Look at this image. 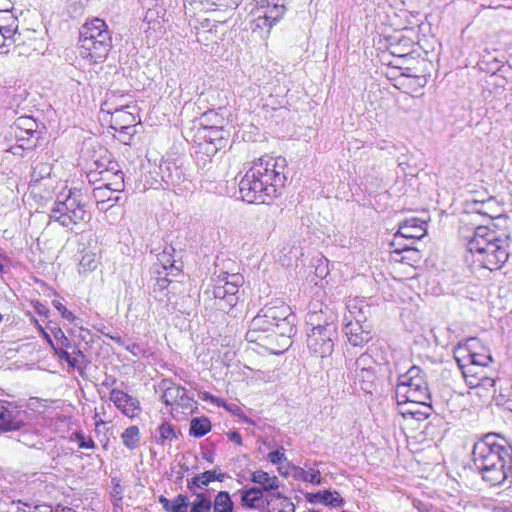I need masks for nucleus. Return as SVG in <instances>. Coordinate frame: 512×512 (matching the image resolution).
I'll return each mask as SVG.
<instances>
[{
	"mask_svg": "<svg viewBox=\"0 0 512 512\" xmlns=\"http://www.w3.org/2000/svg\"><path fill=\"white\" fill-rule=\"evenodd\" d=\"M37 123L32 117H19L7 130V136H17V132L29 134L27 131L37 133Z\"/></svg>",
	"mask_w": 512,
	"mask_h": 512,
	"instance_id": "cd10ccee",
	"label": "nucleus"
},
{
	"mask_svg": "<svg viewBox=\"0 0 512 512\" xmlns=\"http://www.w3.org/2000/svg\"><path fill=\"white\" fill-rule=\"evenodd\" d=\"M75 438L78 441L79 448L81 449H94L95 442L91 437H86L82 433H75Z\"/></svg>",
	"mask_w": 512,
	"mask_h": 512,
	"instance_id": "864d4df0",
	"label": "nucleus"
},
{
	"mask_svg": "<svg viewBox=\"0 0 512 512\" xmlns=\"http://www.w3.org/2000/svg\"><path fill=\"white\" fill-rule=\"evenodd\" d=\"M112 46V37L104 20L94 18L80 30V55L91 63H102Z\"/></svg>",
	"mask_w": 512,
	"mask_h": 512,
	"instance_id": "20e7f679",
	"label": "nucleus"
},
{
	"mask_svg": "<svg viewBox=\"0 0 512 512\" xmlns=\"http://www.w3.org/2000/svg\"><path fill=\"white\" fill-rule=\"evenodd\" d=\"M354 382L360 389L367 393H372L377 380L378 369H368L361 371H352Z\"/></svg>",
	"mask_w": 512,
	"mask_h": 512,
	"instance_id": "a878e982",
	"label": "nucleus"
},
{
	"mask_svg": "<svg viewBox=\"0 0 512 512\" xmlns=\"http://www.w3.org/2000/svg\"><path fill=\"white\" fill-rule=\"evenodd\" d=\"M29 134L25 133H19L17 132V136H7V133L5 134V139L8 141H15L16 143L20 144V147H26V148H32L35 146V142L33 141V138H35L34 132L27 131Z\"/></svg>",
	"mask_w": 512,
	"mask_h": 512,
	"instance_id": "58836bf2",
	"label": "nucleus"
},
{
	"mask_svg": "<svg viewBox=\"0 0 512 512\" xmlns=\"http://www.w3.org/2000/svg\"><path fill=\"white\" fill-rule=\"evenodd\" d=\"M207 487L204 478H202V474H196L191 479L187 480V489L191 492V494H199L202 491H199L201 489H204Z\"/></svg>",
	"mask_w": 512,
	"mask_h": 512,
	"instance_id": "c03bdc74",
	"label": "nucleus"
},
{
	"mask_svg": "<svg viewBox=\"0 0 512 512\" xmlns=\"http://www.w3.org/2000/svg\"><path fill=\"white\" fill-rule=\"evenodd\" d=\"M53 307L61 314L62 318L69 321L70 323L77 324L76 321L78 318L68 310L65 305L59 299L52 300Z\"/></svg>",
	"mask_w": 512,
	"mask_h": 512,
	"instance_id": "a18cd8bd",
	"label": "nucleus"
},
{
	"mask_svg": "<svg viewBox=\"0 0 512 512\" xmlns=\"http://www.w3.org/2000/svg\"><path fill=\"white\" fill-rule=\"evenodd\" d=\"M495 384V380L492 377H489L487 375H482L480 378H475L474 376L468 380V385L471 388L475 387H488L493 386Z\"/></svg>",
	"mask_w": 512,
	"mask_h": 512,
	"instance_id": "3c124183",
	"label": "nucleus"
},
{
	"mask_svg": "<svg viewBox=\"0 0 512 512\" xmlns=\"http://www.w3.org/2000/svg\"><path fill=\"white\" fill-rule=\"evenodd\" d=\"M52 334L56 341L55 346H53L54 351L55 349L72 348L71 340L65 335L61 328H54Z\"/></svg>",
	"mask_w": 512,
	"mask_h": 512,
	"instance_id": "a19ab883",
	"label": "nucleus"
},
{
	"mask_svg": "<svg viewBox=\"0 0 512 512\" xmlns=\"http://www.w3.org/2000/svg\"><path fill=\"white\" fill-rule=\"evenodd\" d=\"M159 502L162 504L163 508L167 511V512H170V507H171V500L167 499L165 496L161 495L159 497Z\"/></svg>",
	"mask_w": 512,
	"mask_h": 512,
	"instance_id": "774afa93",
	"label": "nucleus"
},
{
	"mask_svg": "<svg viewBox=\"0 0 512 512\" xmlns=\"http://www.w3.org/2000/svg\"><path fill=\"white\" fill-rule=\"evenodd\" d=\"M471 355L472 365L482 368L488 367L493 361L490 350L487 347H484L481 343L479 349L471 351Z\"/></svg>",
	"mask_w": 512,
	"mask_h": 512,
	"instance_id": "2f4dec72",
	"label": "nucleus"
},
{
	"mask_svg": "<svg viewBox=\"0 0 512 512\" xmlns=\"http://www.w3.org/2000/svg\"><path fill=\"white\" fill-rule=\"evenodd\" d=\"M348 314L345 315V320H353L357 323H369L368 318L371 314V306L365 299L353 298L347 302Z\"/></svg>",
	"mask_w": 512,
	"mask_h": 512,
	"instance_id": "aec40b11",
	"label": "nucleus"
},
{
	"mask_svg": "<svg viewBox=\"0 0 512 512\" xmlns=\"http://www.w3.org/2000/svg\"><path fill=\"white\" fill-rule=\"evenodd\" d=\"M113 193L114 191L108 189V187L105 185L93 189L92 196L100 210L106 211L119 201V196L113 197Z\"/></svg>",
	"mask_w": 512,
	"mask_h": 512,
	"instance_id": "393cba45",
	"label": "nucleus"
},
{
	"mask_svg": "<svg viewBox=\"0 0 512 512\" xmlns=\"http://www.w3.org/2000/svg\"><path fill=\"white\" fill-rule=\"evenodd\" d=\"M399 406L402 407L401 413L404 416L405 415H410L413 418H417V419H419V417H417L418 415L427 417L429 415V411H430V410H427V409H425L426 411L416 410V409H414V407L410 408L409 405H399Z\"/></svg>",
	"mask_w": 512,
	"mask_h": 512,
	"instance_id": "5fc2aeb1",
	"label": "nucleus"
},
{
	"mask_svg": "<svg viewBox=\"0 0 512 512\" xmlns=\"http://www.w3.org/2000/svg\"><path fill=\"white\" fill-rule=\"evenodd\" d=\"M136 123V116L123 107L112 113V127L115 130L131 135L135 132Z\"/></svg>",
	"mask_w": 512,
	"mask_h": 512,
	"instance_id": "4be33fe9",
	"label": "nucleus"
},
{
	"mask_svg": "<svg viewBox=\"0 0 512 512\" xmlns=\"http://www.w3.org/2000/svg\"><path fill=\"white\" fill-rule=\"evenodd\" d=\"M278 20H273L270 18V14L266 11V13L263 16H258L252 24V31L256 32L257 29L263 30L266 29V34H269L272 26L277 22Z\"/></svg>",
	"mask_w": 512,
	"mask_h": 512,
	"instance_id": "ea45409f",
	"label": "nucleus"
},
{
	"mask_svg": "<svg viewBox=\"0 0 512 512\" xmlns=\"http://www.w3.org/2000/svg\"><path fill=\"white\" fill-rule=\"evenodd\" d=\"M504 473L506 474V480L512 484V455H509L506 467H504Z\"/></svg>",
	"mask_w": 512,
	"mask_h": 512,
	"instance_id": "0e129e2a",
	"label": "nucleus"
},
{
	"mask_svg": "<svg viewBox=\"0 0 512 512\" xmlns=\"http://www.w3.org/2000/svg\"><path fill=\"white\" fill-rule=\"evenodd\" d=\"M262 313L276 326L277 335L282 338L283 345L290 344V338L296 333L297 316L289 305L275 299L262 307Z\"/></svg>",
	"mask_w": 512,
	"mask_h": 512,
	"instance_id": "6e6552de",
	"label": "nucleus"
},
{
	"mask_svg": "<svg viewBox=\"0 0 512 512\" xmlns=\"http://www.w3.org/2000/svg\"><path fill=\"white\" fill-rule=\"evenodd\" d=\"M250 480L257 484V488H261V490L266 494H273L280 487V481L278 477L275 475H270L263 470L254 471L251 474Z\"/></svg>",
	"mask_w": 512,
	"mask_h": 512,
	"instance_id": "5701e85b",
	"label": "nucleus"
},
{
	"mask_svg": "<svg viewBox=\"0 0 512 512\" xmlns=\"http://www.w3.org/2000/svg\"><path fill=\"white\" fill-rule=\"evenodd\" d=\"M200 121L202 125L200 133L204 140V143H201L200 146L207 155H214L218 150L225 147L228 132L221 125H218L222 119L213 110L203 113Z\"/></svg>",
	"mask_w": 512,
	"mask_h": 512,
	"instance_id": "9d476101",
	"label": "nucleus"
},
{
	"mask_svg": "<svg viewBox=\"0 0 512 512\" xmlns=\"http://www.w3.org/2000/svg\"><path fill=\"white\" fill-rule=\"evenodd\" d=\"M420 252L416 248L408 249L407 252L404 253L402 257V261H407L408 263L410 261L412 262H418L420 260Z\"/></svg>",
	"mask_w": 512,
	"mask_h": 512,
	"instance_id": "13d9d810",
	"label": "nucleus"
},
{
	"mask_svg": "<svg viewBox=\"0 0 512 512\" xmlns=\"http://www.w3.org/2000/svg\"><path fill=\"white\" fill-rule=\"evenodd\" d=\"M462 237L466 240L468 251L473 261L482 268L496 271L502 268L509 258L510 237L488 226H477L471 235Z\"/></svg>",
	"mask_w": 512,
	"mask_h": 512,
	"instance_id": "f03ea898",
	"label": "nucleus"
},
{
	"mask_svg": "<svg viewBox=\"0 0 512 512\" xmlns=\"http://www.w3.org/2000/svg\"><path fill=\"white\" fill-rule=\"evenodd\" d=\"M379 364L373 359L369 353L361 354L353 364L352 371L378 369Z\"/></svg>",
	"mask_w": 512,
	"mask_h": 512,
	"instance_id": "c9c22d12",
	"label": "nucleus"
},
{
	"mask_svg": "<svg viewBox=\"0 0 512 512\" xmlns=\"http://www.w3.org/2000/svg\"><path fill=\"white\" fill-rule=\"evenodd\" d=\"M55 354L61 361H66L70 368L81 371V368L78 365V360L75 357H72L66 349H55Z\"/></svg>",
	"mask_w": 512,
	"mask_h": 512,
	"instance_id": "8fccbe9b",
	"label": "nucleus"
},
{
	"mask_svg": "<svg viewBox=\"0 0 512 512\" xmlns=\"http://www.w3.org/2000/svg\"><path fill=\"white\" fill-rule=\"evenodd\" d=\"M159 390L162 392L161 399L167 406L178 404L186 407L190 404L191 398L187 396V390L169 379L160 382Z\"/></svg>",
	"mask_w": 512,
	"mask_h": 512,
	"instance_id": "4468645a",
	"label": "nucleus"
},
{
	"mask_svg": "<svg viewBox=\"0 0 512 512\" xmlns=\"http://www.w3.org/2000/svg\"><path fill=\"white\" fill-rule=\"evenodd\" d=\"M121 439L125 447L132 450L138 446L140 440V431L137 426H129L121 434Z\"/></svg>",
	"mask_w": 512,
	"mask_h": 512,
	"instance_id": "72a5a7b5",
	"label": "nucleus"
},
{
	"mask_svg": "<svg viewBox=\"0 0 512 512\" xmlns=\"http://www.w3.org/2000/svg\"><path fill=\"white\" fill-rule=\"evenodd\" d=\"M338 337L337 324L334 319H326L323 324L313 326L307 335V348L316 357H329L334 349V342Z\"/></svg>",
	"mask_w": 512,
	"mask_h": 512,
	"instance_id": "1a4fd4ad",
	"label": "nucleus"
},
{
	"mask_svg": "<svg viewBox=\"0 0 512 512\" xmlns=\"http://www.w3.org/2000/svg\"><path fill=\"white\" fill-rule=\"evenodd\" d=\"M177 439V434L173 426L168 422H163L157 429L155 440L157 444L165 445L167 441L171 442Z\"/></svg>",
	"mask_w": 512,
	"mask_h": 512,
	"instance_id": "473e14b6",
	"label": "nucleus"
},
{
	"mask_svg": "<svg viewBox=\"0 0 512 512\" xmlns=\"http://www.w3.org/2000/svg\"><path fill=\"white\" fill-rule=\"evenodd\" d=\"M98 261L93 253H85L79 261V270L93 271L97 268Z\"/></svg>",
	"mask_w": 512,
	"mask_h": 512,
	"instance_id": "37998d69",
	"label": "nucleus"
},
{
	"mask_svg": "<svg viewBox=\"0 0 512 512\" xmlns=\"http://www.w3.org/2000/svg\"><path fill=\"white\" fill-rule=\"evenodd\" d=\"M228 438L230 441L235 442L238 445L242 444V437L240 433L237 431H232L231 433H229Z\"/></svg>",
	"mask_w": 512,
	"mask_h": 512,
	"instance_id": "338daca9",
	"label": "nucleus"
},
{
	"mask_svg": "<svg viewBox=\"0 0 512 512\" xmlns=\"http://www.w3.org/2000/svg\"><path fill=\"white\" fill-rule=\"evenodd\" d=\"M267 497L265 512H294V504L278 490Z\"/></svg>",
	"mask_w": 512,
	"mask_h": 512,
	"instance_id": "b1692460",
	"label": "nucleus"
},
{
	"mask_svg": "<svg viewBox=\"0 0 512 512\" xmlns=\"http://www.w3.org/2000/svg\"><path fill=\"white\" fill-rule=\"evenodd\" d=\"M86 216V203L82 192L77 189L69 190V193L63 199L59 196L49 214L51 221L57 222L69 230L84 221Z\"/></svg>",
	"mask_w": 512,
	"mask_h": 512,
	"instance_id": "423d86ee",
	"label": "nucleus"
},
{
	"mask_svg": "<svg viewBox=\"0 0 512 512\" xmlns=\"http://www.w3.org/2000/svg\"><path fill=\"white\" fill-rule=\"evenodd\" d=\"M16 29L13 28L11 25H4L3 31H2V38L4 40V43L6 44L7 41H9L12 36L14 35Z\"/></svg>",
	"mask_w": 512,
	"mask_h": 512,
	"instance_id": "680f3d73",
	"label": "nucleus"
},
{
	"mask_svg": "<svg viewBox=\"0 0 512 512\" xmlns=\"http://www.w3.org/2000/svg\"><path fill=\"white\" fill-rule=\"evenodd\" d=\"M35 309L39 315L48 317L49 309L44 304L37 302L35 305Z\"/></svg>",
	"mask_w": 512,
	"mask_h": 512,
	"instance_id": "69168bd1",
	"label": "nucleus"
},
{
	"mask_svg": "<svg viewBox=\"0 0 512 512\" xmlns=\"http://www.w3.org/2000/svg\"><path fill=\"white\" fill-rule=\"evenodd\" d=\"M162 180L167 186L177 187L186 180L185 174L180 167L175 164L168 163L165 167H161Z\"/></svg>",
	"mask_w": 512,
	"mask_h": 512,
	"instance_id": "bb28decb",
	"label": "nucleus"
},
{
	"mask_svg": "<svg viewBox=\"0 0 512 512\" xmlns=\"http://www.w3.org/2000/svg\"><path fill=\"white\" fill-rule=\"evenodd\" d=\"M12 8L13 4L10 0H0V16L5 15L6 18L14 22L13 16L10 15Z\"/></svg>",
	"mask_w": 512,
	"mask_h": 512,
	"instance_id": "4d7b16f0",
	"label": "nucleus"
},
{
	"mask_svg": "<svg viewBox=\"0 0 512 512\" xmlns=\"http://www.w3.org/2000/svg\"><path fill=\"white\" fill-rule=\"evenodd\" d=\"M413 244L414 243H411L410 240H404L402 242V245L399 246V245H391L393 247V252L396 253V254H401V253H405L407 252L408 249H412L413 248Z\"/></svg>",
	"mask_w": 512,
	"mask_h": 512,
	"instance_id": "052dcab7",
	"label": "nucleus"
},
{
	"mask_svg": "<svg viewBox=\"0 0 512 512\" xmlns=\"http://www.w3.org/2000/svg\"><path fill=\"white\" fill-rule=\"evenodd\" d=\"M286 11L285 0H270L267 4V12L273 20H280Z\"/></svg>",
	"mask_w": 512,
	"mask_h": 512,
	"instance_id": "4c0bfd02",
	"label": "nucleus"
},
{
	"mask_svg": "<svg viewBox=\"0 0 512 512\" xmlns=\"http://www.w3.org/2000/svg\"><path fill=\"white\" fill-rule=\"evenodd\" d=\"M472 455L474 466L484 481L492 486L506 481L504 467L512 455V446L504 437L492 433L485 435L474 444Z\"/></svg>",
	"mask_w": 512,
	"mask_h": 512,
	"instance_id": "7ed1b4c3",
	"label": "nucleus"
},
{
	"mask_svg": "<svg viewBox=\"0 0 512 512\" xmlns=\"http://www.w3.org/2000/svg\"><path fill=\"white\" fill-rule=\"evenodd\" d=\"M276 336H278L276 326L264 316L261 308L250 322L249 330L246 333L247 341L255 342L263 347L273 350L271 345Z\"/></svg>",
	"mask_w": 512,
	"mask_h": 512,
	"instance_id": "9b49d317",
	"label": "nucleus"
},
{
	"mask_svg": "<svg viewBox=\"0 0 512 512\" xmlns=\"http://www.w3.org/2000/svg\"><path fill=\"white\" fill-rule=\"evenodd\" d=\"M243 282L244 278L239 273L223 272L220 274L212 290L213 307L227 314L232 313L238 304V291Z\"/></svg>",
	"mask_w": 512,
	"mask_h": 512,
	"instance_id": "0eeeda50",
	"label": "nucleus"
},
{
	"mask_svg": "<svg viewBox=\"0 0 512 512\" xmlns=\"http://www.w3.org/2000/svg\"><path fill=\"white\" fill-rule=\"evenodd\" d=\"M287 173V161L283 157L265 155L256 159L239 183L242 199L269 204L283 193Z\"/></svg>",
	"mask_w": 512,
	"mask_h": 512,
	"instance_id": "f257e3e1",
	"label": "nucleus"
},
{
	"mask_svg": "<svg viewBox=\"0 0 512 512\" xmlns=\"http://www.w3.org/2000/svg\"><path fill=\"white\" fill-rule=\"evenodd\" d=\"M480 348V341L477 338H469L464 344H458L454 351V357L461 371L472 365L471 351Z\"/></svg>",
	"mask_w": 512,
	"mask_h": 512,
	"instance_id": "412c9836",
	"label": "nucleus"
},
{
	"mask_svg": "<svg viewBox=\"0 0 512 512\" xmlns=\"http://www.w3.org/2000/svg\"><path fill=\"white\" fill-rule=\"evenodd\" d=\"M201 474L207 486L213 481L223 482L226 478V474L223 473L218 467L212 470H207Z\"/></svg>",
	"mask_w": 512,
	"mask_h": 512,
	"instance_id": "49530a36",
	"label": "nucleus"
},
{
	"mask_svg": "<svg viewBox=\"0 0 512 512\" xmlns=\"http://www.w3.org/2000/svg\"><path fill=\"white\" fill-rule=\"evenodd\" d=\"M101 175V180L104 181V185L108 187V189L113 190L114 192H121L124 190V174L122 170L119 168V165L115 161H110L108 166L99 171Z\"/></svg>",
	"mask_w": 512,
	"mask_h": 512,
	"instance_id": "a211bd4d",
	"label": "nucleus"
},
{
	"mask_svg": "<svg viewBox=\"0 0 512 512\" xmlns=\"http://www.w3.org/2000/svg\"><path fill=\"white\" fill-rule=\"evenodd\" d=\"M219 26H223V23H219ZM218 25L214 24L211 26L208 30L201 29L198 30L196 33L197 40L200 43L206 42V41H214V37H216Z\"/></svg>",
	"mask_w": 512,
	"mask_h": 512,
	"instance_id": "de8ad7c7",
	"label": "nucleus"
},
{
	"mask_svg": "<svg viewBox=\"0 0 512 512\" xmlns=\"http://www.w3.org/2000/svg\"><path fill=\"white\" fill-rule=\"evenodd\" d=\"M234 503L227 491H219L212 501V512H233Z\"/></svg>",
	"mask_w": 512,
	"mask_h": 512,
	"instance_id": "c756f323",
	"label": "nucleus"
},
{
	"mask_svg": "<svg viewBox=\"0 0 512 512\" xmlns=\"http://www.w3.org/2000/svg\"><path fill=\"white\" fill-rule=\"evenodd\" d=\"M267 495L261 488H244L241 490V505L259 512H265L266 502L268 501Z\"/></svg>",
	"mask_w": 512,
	"mask_h": 512,
	"instance_id": "6ab92c4d",
	"label": "nucleus"
},
{
	"mask_svg": "<svg viewBox=\"0 0 512 512\" xmlns=\"http://www.w3.org/2000/svg\"><path fill=\"white\" fill-rule=\"evenodd\" d=\"M166 10L162 4L156 3L153 7H149L144 17L146 28L144 29L147 38L158 37L164 29V17Z\"/></svg>",
	"mask_w": 512,
	"mask_h": 512,
	"instance_id": "2eb2a0df",
	"label": "nucleus"
},
{
	"mask_svg": "<svg viewBox=\"0 0 512 512\" xmlns=\"http://www.w3.org/2000/svg\"><path fill=\"white\" fill-rule=\"evenodd\" d=\"M211 430V422L207 417H195L190 422L189 434L195 438L205 436Z\"/></svg>",
	"mask_w": 512,
	"mask_h": 512,
	"instance_id": "7c9ffc66",
	"label": "nucleus"
},
{
	"mask_svg": "<svg viewBox=\"0 0 512 512\" xmlns=\"http://www.w3.org/2000/svg\"><path fill=\"white\" fill-rule=\"evenodd\" d=\"M29 148L26 147H20L19 143H16L14 145H10L7 149V151L11 152L13 155H23L24 150H28Z\"/></svg>",
	"mask_w": 512,
	"mask_h": 512,
	"instance_id": "e2e57ef3",
	"label": "nucleus"
},
{
	"mask_svg": "<svg viewBox=\"0 0 512 512\" xmlns=\"http://www.w3.org/2000/svg\"><path fill=\"white\" fill-rule=\"evenodd\" d=\"M300 477L313 485H319L321 482L319 470L309 468L308 470L301 469Z\"/></svg>",
	"mask_w": 512,
	"mask_h": 512,
	"instance_id": "09e8293b",
	"label": "nucleus"
},
{
	"mask_svg": "<svg viewBox=\"0 0 512 512\" xmlns=\"http://www.w3.org/2000/svg\"><path fill=\"white\" fill-rule=\"evenodd\" d=\"M267 457L272 464H279L282 461L286 460L285 454L281 450L272 451L268 454Z\"/></svg>",
	"mask_w": 512,
	"mask_h": 512,
	"instance_id": "bf43d9fd",
	"label": "nucleus"
},
{
	"mask_svg": "<svg viewBox=\"0 0 512 512\" xmlns=\"http://www.w3.org/2000/svg\"><path fill=\"white\" fill-rule=\"evenodd\" d=\"M27 415L17 405L0 400V433L20 430L26 425Z\"/></svg>",
	"mask_w": 512,
	"mask_h": 512,
	"instance_id": "f8f14e48",
	"label": "nucleus"
},
{
	"mask_svg": "<svg viewBox=\"0 0 512 512\" xmlns=\"http://www.w3.org/2000/svg\"><path fill=\"white\" fill-rule=\"evenodd\" d=\"M52 172V166L46 162H35L31 172V182L38 183L41 180L49 177Z\"/></svg>",
	"mask_w": 512,
	"mask_h": 512,
	"instance_id": "f704fd0d",
	"label": "nucleus"
},
{
	"mask_svg": "<svg viewBox=\"0 0 512 512\" xmlns=\"http://www.w3.org/2000/svg\"><path fill=\"white\" fill-rule=\"evenodd\" d=\"M198 2H206L209 7L215 6L218 8L234 9L238 6L235 0H197Z\"/></svg>",
	"mask_w": 512,
	"mask_h": 512,
	"instance_id": "603ef678",
	"label": "nucleus"
},
{
	"mask_svg": "<svg viewBox=\"0 0 512 512\" xmlns=\"http://www.w3.org/2000/svg\"><path fill=\"white\" fill-rule=\"evenodd\" d=\"M313 497L317 501H319L325 505H331L334 507H339L343 503V499L340 497V495L337 492H330V491H325L323 493L318 492L317 494L313 495Z\"/></svg>",
	"mask_w": 512,
	"mask_h": 512,
	"instance_id": "e433bc0d",
	"label": "nucleus"
},
{
	"mask_svg": "<svg viewBox=\"0 0 512 512\" xmlns=\"http://www.w3.org/2000/svg\"><path fill=\"white\" fill-rule=\"evenodd\" d=\"M110 400L114 405L129 418H134L141 412L140 402L137 398L119 389H112Z\"/></svg>",
	"mask_w": 512,
	"mask_h": 512,
	"instance_id": "dca6fc26",
	"label": "nucleus"
},
{
	"mask_svg": "<svg viewBox=\"0 0 512 512\" xmlns=\"http://www.w3.org/2000/svg\"><path fill=\"white\" fill-rule=\"evenodd\" d=\"M194 499L190 501V510L188 512H211L212 499L210 493L201 492L199 494H192Z\"/></svg>",
	"mask_w": 512,
	"mask_h": 512,
	"instance_id": "c85d7f7f",
	"label": "nucleus"
},
{
	"mask_svg": "<svg viewBox=\"0 0 512 512\" xmlns=\"http://www.w3.org/2000/svg\"><path fill=\"white\" fill-rule=\"evenodd\" d=\"M190 499L185 494H178L171 500L170 512H188Z\"/></svg>",
	"mask_w": 512,
	"mask_h": 512,
	"instance_id": "79ce46f5",
	"label": "nucleus"
},
{
	"mask_svg": "<svg viewBox=\"0 0 512 512\" xmlns=\"http://www.w3.org/2000/svg\"><path fill=\"white\" fill-rule=\"evenodd\" d=\"M426 235V222L418 218H410L404 220L393 236L391 245H402L404 240H410L414 243Z\"/></svg>",
	"mask_w": 512,
	"mask_h": 512,
	"instance_id": "ddd939ff",
	"label": "nucleus"
},
{
	"mask_svg": "<svg viewBox=\"0 0 512 512\" xmlns=\"http://www.w3.org/2000/svg\"><path fill=\"white\" fill-rule=\"evenodd\" d=\"M345 334L351 345L361 347L372 339V325L349 320L344 327Z\"/></svg>",
	"mask_w": 512,
	"mask_h": 512,
	"instance_id": "f3484780",
	"label": "nucleus"
},
{
	"mask_svg": "<svg viewBox=\"0 0 512 512\" xmlns=\"http://www.w3.org/2000/svg\"><path fill=\"white\" fill-rule=\"evenodd\" d=\"M482 367L471 365L470 367L466 368L465 371L462 372L466 383L468 384V380L471 379L473 376L475 378H480L482 376Z\"/></svg>",
	"mask_w": 512,
	"mask_h": 512,
	"instance_id": "6e6d98bb",
	"label": "nucleus"
},
{
	"mask_svg": "<svg viewBox=\"0 0 512 512\" xmlns=\"http://www.w3.org/2000/svg\"><path fill=\"white\" fill-rule=\"evenodd\" d=\"M398 405L421 406L431 410V393L425 373L418 366H412L401 374L395 389Z\"/></svg>",
	"mask_w": 512,
	"mask_h": 512,
	"instance_id": "39448f33",
	"label": "nucleus"
}]
</instances>
